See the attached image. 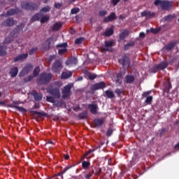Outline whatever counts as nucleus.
Listing matches in <instances>:
<instances>
[{
  "instance_id": "obj_48",
  "label": "nucleus",
  "mask_w": 179,
  "mask_h": 179,
  "mask_svg": "<svg viewBox=\"0 0 179 179\" xmlns=\"http://www.w3.org/2000/svg\"><path fill=\"white\" fill-rule=\"evenodd\" d=\"M106 15H107L106 10H102L99 12V16H100V17H104V16H106Z\"/></svg>"
},
{
  "instance_id": "obj_45",
  "label": "nucleus",
  "mask_w": 179,
  "mask_h": 179,
  "mask_svg": "<svg viewBox=\"0 0 179 179\" xmlns=\"http://www.w3.org/2000/svg\"><path fill=\"white\" fill-rule=\"evenodd\" d=\"M79 12H80V9L79 8H74L71 10V15H76V13H79Z\"/></svg>"
},
{
  "instance_id": "obj_55",
  "label": "nucleus",
  "mask_w": 179,
  "mask_h": 179,
  "mask_svg": "<svg viewBox=\"0 0 179 179\" xmlns=\"http://www.w3.org/2000/svg\"><path fill=\"white\" fill-rule=\"evenodd\" d=\"M149 94H150V91H147V92H144L143 94H142V97H149Z\"/></svg>"
},
{
  "instance_id": "obj_56",
  "label": "nucleus",
  "mask_w": 179,
  "mask_h": 179,
  "mask_svg": "<svg viewBox=\"0 0 179 179\" xmlns=\"http://www.w3.org/2000/svg\"><path fill=\"white\" fill-rule=\"evenodd\" d=\"M159 31H160L159 29H155V28L151 29V33H153L154 34H157Z\"/></svg>"
},
{
  "instance_id": "obj_29",
  "label": "nucleus",
  "mask_w": 179,
  "mask_h": 179,
  "mask_svg": "<svg viewBox=\"0 0 179 179\" xmlns=\"http://www.w3.org/2000/svg\"><path fill=\"white\" fill-rule=\"evenodd\" d=\"M113 34H114V29L111 28L106 29L103 33V36H105V37H110V36H113Z\"/></svg>"
},
{
  "instance_id": "obj_52",
  "label": "nucleus",
  "mask_w": 179,
  "mask_h": 179,
  "mask_svg": "<svg viewBox=\"0 0 179 179\" xmlns=\"http://www.w3.org/2000/svg\"><path fill=\"white\" fill-rule=\"evenodd\" d=\"M33 78L34 76H29L28 77H26L24 79V81L27 83L28 82H30L31 80H33Z\"/></svg>"
},
{
  "instance_id": "obj_4",
  "label": "nucleus",
  "mask_w": 179,
  "mask_h": 179,
  "mask_svg": "<svg viewBox=\"0 0 179 179\" xmlns=\"http://www.w3.org/2000/svg\"><path fill=\"white\" fill-rule=\"evenodd\" d=\"M72 84H68L67 85L64 86L62 90V99H68V97H71L72 95V92L71 90L72 89Z\"/></svg>"
},
{
  "instance_id": "obj_58",
  "label": "nucleus",
  "mask_w": 179,
  "mask_h": 179,
  "mask_svg": "<svg viewBox=\"0 0 179 179\" xmlns=\"http://www.w3.org/2000/svg\"><path fill=\"white\" fill-rule=\"evenodd\" d=\"M61 6H62V4L60 3H55V8L56 9H59L61 8Z\"/></svg>"
},
{
  "instance_id": "obj_7",
  "label": "nucleus",
  "mask_w": 179,
  "mask_h": 179,
  "mask_svg": "<svg viewBox=\"0 0 179 179\" xmlns=\"http://www.w3.org/2000/svg\"><path fill=\"white\" fill-rule=\"evenodd\" d=\"M48 93L53 96L55 99H59L61 97V92L59 91V88L49 87L48 88Z\"/></svg>"
},
{
  "instance_id": "obj_11",
  "label": "nucleus",
  "mask_w": 179,
  "mask_h": 179,
  "mask_svg": "<svg viewBox=\"0 0 179 179\" xmlns=\"http://www.w3.org/2000/svg\"><path fill=\"white\" fill-rule=\"evenodd\" d=\"M106 87V83L101 81L92 85L91 90H99L100 89H104Z\"/></svg>"
},
{
  "instance_id": "obj_59",
  "label": "nucleus",
  "mask_w": 179,
  "mask_h": 179,
  "mask_svg": "<svg viewBox=\"0 0 179 179\" xmlns=\"http://www.w3.org/2000/svg\"><path fill=\"white\" fill-rule=\"evenodd\" d=\"M157 71H159V69H157V66H155L152 69V72H153V73H156V72H157Z\"/></svg>"
},
{
  "instance_id": "obj_24",
  "label": "nucleus",
  "mask_w": 179,
  "mask_h": 179,
  "mask_svg": "<svg viewBox=\"0 0 179 179\" xmlns=\"http://www.w3.org/2000/svg\"><path fill=\"white\" fill-rule=\"evenodd\" d=\"M169 66V63L167 62H162L159 64L157 65V69H159V71H163V69H166Z\"/></svg>"
},
{
  "instance_id": "obj_5",
  "label": "nucleus",
  "mask_w": 179,
  "mask_h": 179,
  "mask_svg": "<svg viewBox=\"0 0 179 179\" xmlns=\"http://www.w3.org/2000/svg\"><path fill=\"white\" fill-rule=\"evenodd\" d=\"M63 68L62 62L59 59H57L52 65V71L54 72V73L59 74Z\"/></svg>"
},
{
  "instance_id": "obj_64",
  "label": "nucleus",
  "mask_w": 179,
  "mask_h": 179,
  "mask_svg": "<svg viewBox=\"0 0 179 179\" xmlns=\"http://www.w3.org/2000/svg\"><path fill=\"white\" fill-rule=\"evenodd\" d=\"M22 29V25H18L14 30L15 31H20Z\"/></svg>"
},
{
  "instance_id": "obj_60",
  "label": "nucleus",
  "mask_w": 179,
  "mask_h": 179,
  "mask_svg": "<svg viewBox=\"0 0 179 179\" xmlns=\"http://www.w3.org/2000/svg\"><path fill=\"white\" fill-rule=\"evenodd\" d=\"M57 58V56L55 55H51L49 57V61L51 62L52 61H54Z\"/></svg>"
},
{
  "instance_id": "obj_14",
  "label": "nucleus",
  "mask_w": 179,
  "mask_h": 179,
  "mask_svg": "<svg viewBox=\"0 0 179 179\" xmlns=\"http://www.w3.org/2000/svg\"><path fill=\"white\" fill-rule=\"evenodd\" d=\"M15 20H13V17H10V18H8L7 20H6L5 21H3L2 23H1V26H8L9 27L13 26V24H15Z\"/></svg>"
},
{
  "instance_id": "obj_25",
  "label": "nucleus",
  "mask_w": 179,
  "mask_h": 179,
  "mask_svg": "<svg viewBox=\"0 0 179 179\" xmlns=\"http://www.w3.org/2000/svg\"><path fill=\"white\" fill-rule=\"evenodd\" d=\"M129 36V31L127 29H124L123 31L120 33L119 38L120 40H124L126 37Z\"/></svg>"
},
{
  "instance_id": "obj_19",
  "label": "nucleus",
  "mask_w": 179,
  "mask_h": 179,
  "mask_svg": "<svg viewBox=\"0 0 179 179\" xmlns=\"http://www.w3.org/2000/svg\"><path fill=\"white\" fill-rule=\"evenodd\" d=\"M19 73V69L17 66H14L10 69L9 71V75L11 78H16L17 76V73Z\"/></svg>"
},
{
  "instance_id": "obj_12",
  "label": "nucleus",
  "mask_w": 179,
  "mask_h": 179,
  "mask_svg": "<svg viewBox=\"0 0 179 179\" xmlns=\"http://www.w3.org/2000/svg\"><path fill=\"white\" fill-rule=\"evenodd\" d=\"M115 19H117V15H115V13L113 12L108 17H104L103 22V23H108L113 22Z\"/></svg>"
},
{
  "instance_id": "obj_41",
  "label": "nucleus",
  "mask_w": 179,
  "mask_h": 179,
  "mask_svg": "<svg viewBox=\"0 0 179 179\" xmlns=\"http://www.w3.org/2000/svg\"><path fill=\"white\" fill-rule=\"evenodd\" d=\"M51 10V7H50V6H47L45 7H43L41 9L40 12H43V13H47V12H50Z\"/></svg>"
},
{
  "instance_id": "obj_20",
  "label": "nucleus",
  "mask_w": 179,
  "mask_h": 179,
  "mask_svg": "<svg viewBox=\"0 0 179 179\" xmlns=\"http://www.w3.org/2000/svg\"><path fill=\"white\" fill-rule=\"evenodd\" d=\"M104 120L103 119H94L93 121V125L94 128H100L103 125Z\"/></svg>"
},
{
  "instance_id": "obj_33",
  "label": "nucleus",
  "mask_w": 179,
  "mask_h": 179,
  "mask_svg": "<svg viewBox=\"0 0 179 179\" xmlns=\"http://www.w3.org/2000/svg\"><path fill=\"white\" fill-rule=\"evenodd\" d=\"M52 104L55 107H62L64 104V102L62 100L61 101L55 100V102H53Z\"/></svg>"
},
{
  "instance_id": "obj_30",
  "label": "nucleus",
  "mask_w": 179,
  "mask_h": 179,
  "mask_svg": "<svg viewBox=\"0 0 179 179\" xmlns=\"http://www.w3.org/2000/svg\"><path fill=\"white\" fill-rule=\"evenodd\" d=\"M105 94L108 99H114L115 97L113 91L106 90L105 91Z\"/></svg>"
},
{
  "instance_id": "obj_34",
  "label": "nucleus",
  "mask_w": 179,
  "mask_h": 179,
  "mask_svg": "<svg viewBox=\"0 0 179 179\" xmlns=\"http://www.w3.org/2000/svg\"><path fill=\"white\" fill-rule=\"evenodd\" d=\"M89 167H90V161H83L82 162V168L84 170H87V169H89Z\"/></svg>"
},
{
  "instance_id": "obj_9",
  "label": "nucleus",
  "mask_w": 179,
  "mask_h": 179,
  "mask_svg": "<svg viewBox=\"0 0 179 179\" xmlns=\"http://www.w3.org/2000/svg\"><path fill=\"white\" fill-rule=\"evenodd\" d=\"M33 71V65L31 64H27L23 69L19 73V76L20 78H22L26 75H27L28 73H30V72H31Z\"/></svg>"
},
{
  "instance_id": "obj_35",
  "label": "nucleus",
  "mask_w": 179,
  "mask_h": 179,
  "mask_svg": "<svg viewBox=\"0 0 179 179\" xmlns=\"http://www.w3.org/2000/svg\"><path fill=\"white\" fill-rule=\"evenodd\" d=\"M174 17H176V15L170 14V15L165 16L164 17V22H171V20H173V19H174Z\"/></svg>"
},
{
  "instance_id": "obj_49",
  "label": "nucleus",
  "mask_w": 179,
  "mask_h": 179,
  "mask_svg": "<svg viewBox=\"0 0 179 179\" xmlns=\"http://www.w3.org/2000/svg\"><path fill=\"white\" fill-rule=\"evenodd\" d=\"M37 51H38V48H37V47L33 48L32 49H31L29 50V55H33L36 54V52H37Z\"/></svg>"
},
{
  "instance_id": "obj_15",
  "label": "nucleus",
  "mask_w": 179,
  "mask_h": 179,
  "mask_svg": "<svg viewBox=\"0 0 179 179\" xmlns=\"http://www.w3.org/2000/svg\"><path fill=\"white\" fill-rule=\"evenodd\" d=\"M88 108L92 114L96 115L97 114V108H99V106L94 103H90L88 104Z\"/></svg>"
},
{
  "instance_id": "obj_57",
  "label": "nucleus",
  "mask_w": 179,
  "mask_h": 179,
  "mask_svg": "<svg viewBox=\"0 0 179 179\" xmlns=\"http://www.w3.org/2000/svg\"><path fill=\"white\" fill-rule=\"evenodd\" d=\"M113 135V129H109L106 132V136H111Z\"/></svg>"
},
{
  "instance_id": "obj_22",
  "label": "nucleus",
  "mask_w": 179,
  "mask_h": 179,
  "mask_svg": "<svg viewBox=\"0 0 179 179\" xmlns=\"http://www.w3.org/2000/svg\"><path fill=\"white\" fill-rule=\"evenodd\" d=\"M16 13H20V9L16 8L15 9L11 8L6 12V16H13Z\"/></svg>"
},
{
  "instance_id": "obj_21",
  "label": "nucleus",
  "mask_w": 179,
  "mask_h": 179,
  "mask_svg": "<svg viewBox=\"0 0 179 179\" xmlns=\"http://www.w3.org/2000/svg\"><path fill=\"white\" fill-rule=\"evenodd\" d=\"M177 45V42L172 41L169 43H168L164 47V50H166V51H171L174 47Z\"/></svg>"
},
{
  "instance_id": "obj_46",
  "label": "nucleus",
  "mask_w": 179,
  "mask_h": 179,
  "mask_svg": "<svg viewBox=\"0 0 179 179\" xmlns=\"http://www.w3.org/2000/svg\"><path fill=\"white\" fill-rule=\"evenodd\" d=\"M87 76H88L90 80H94V79H96V78L97 77L96 76V74L92 73H89Z\"/></svg>"
},
{
  "instance_id": "obj_3",
  "label": "nucleus",
  "mask_w": 179,
  "mask_h": 179,
  "mask_svg": "<svg viewBox=\"0 0 179 179\" xmlns=\"http://www.w3.org/2000/svg\"><path fill=\"white\" fill-rule=\"evenodd\" d=\"M154 5H155V6H158V5H160L163 10H169V9L173 7V1H167L164 0H155L154 1Z\"/></svg>"
},
{
  "instance_id": "obj_38",
  "label": "nucleus",
  "mask_w": 179,
  "mask_h": 179,
  "mask_svg": "<svg viewBox=\"0 0 179 179\" xmlns=\"http://www.w3.org/2000/svg\"><path fill=\"white\" fill-rule=\"evenodd\" d=\"M134 45H135V42H130L129 43H127L124 46V51H127V50H129V48L130 47H134Z\"/></svg>"
},
{
  "instance_id": "obj_18",
  "label": "nucleus",
  "mask_w": 179,
  "mask_h": 179,
  "mask_svg": "<svg viewBox=\"0 0 179 179\" xmlns=\"http://www.w3.org/2000/svg\"><path fill=\"white\" fill-rule=\"evenodd\" d=\"M28 57L29 55L27 53H23L15 57L13 61L14 62H18V61H24V59H26V58H27Z\"/></svg>"
},
{
  "instance_id": "obj_13",
  "label": "nucleus",
  "mask_w": 179,
  "mask_h": 179,
  "mask_svg": "<svg viewBox=\"0 0 179 179\" xmlns=\"http://www.w3.org/2000/svg\"><path fill=\"white\" fill-rule=\"evenodd\" d=\"M31 94L33 96L35 101H41V100H43V94L37 92V91H32Z\"/></svg>"
},
{
  "instance_id": "obj_53",
  "label": "nucleus",
  "mask_w": 179,
  "mask_h": 179,
  "mask_svg": "<svg viewBox=\"0 0 179 179\" xmlns=\"http://www.w3.org/2000/svg\"><path fill=\"white\" fill-rule=\"evenodd\" d=\"M66 51H68V50H66V48L59 49V50H58V54H59V55H64V54H65V52H66Z\"/></svg>"
},
{
  "instance_id": "obj_6",
  "label": "nucleus",
  "mask_w": 179,
  "mask_h": 179,
  "mask_svg": "<svg viewBox=\"0 0 179 179\" xmlns=\"http://www.w3.org/2000/svg\"><path fill=\"white\" fill-rule=\"evenodd\" d=\"M118 62L123 68L128 69L131 66V59L127 55L122 56V58L118 60Z\"/></svg>"
},
{
  "instance_id": "obj_44",
  "label": "nucleus",
  "mask_w": 179,
  "mask_h": 179,
  "mask_svg": "<svg viewBox=\"0 0 179 179\" xmlns=\"http://www.w3.org/2000/svg\"><path fill=\"white\" fill-rule=\"evenodd\" d=\"M57 48H66L68 47L67 43H59L56 45Z\"/></svg>"
},
{
  "instance_id": "obj_36",
  "label": "nucleus",
  "mask_w": 179,
  "mask_h": 179,
  "mask_svg": "<svg viewBox=\"0 0 179 179\" xmlns=\"http://www.w3.org/2000/svg\"><path fill=\"white\" fill-rule=\"evenodd\" d=\"M94 170H95V171H94V176H99L101 174V171H102L101 168H100L99 166H95Z\"/></svg>"
},
{
  "instance_id": "obj_47",
  "label": "nucleus",
  "mask_w": 179,
  "mask_h": 179,
  "mask_svg": "<svg viewBox=\"0 0 179 179\" xmlns=\"http://www.w3.org/2000/svg\"><path fill=\"white\" fill-rule=\"evenodd\" d=\"M83 41H85V38H78L76 39L75 44H77V45L82 44Z\"/></svg>"
},
{
  "instance_id": "obj_50",
  "label": "nucleus",
  "mask_w": 179,
  "mask_h": 179,
  "mask_svg": "<svg viewBox=\"0 0 179 179\" xmlns=\"http://www.w3.org/2000/svg\"><path fill=\"white\" fill-rule=\"evenodd\" d=\"M46 100L49 102V103H52V104H54V102L55 101V97H52V96H46Z\"/></svg>"
},
{
  "instance_id": "obj_61",
  "label": "nucleus",
  "mask_w": 179,
  "mask_h": 179,
  "mask_svg": "<svg viewBox=\"0 0 179 179\" xmlns=\"http://www.w3.org/2000/svg\"><path fill=\"white\" fill-rule=\"evenodd\" d=\"M166 132H167V129L166 128H164L162 129L160 131V135H164V134H166Z\"/></svg>"
},
{
  "instance_id": "obj_37",
  "label": "nucleus",
  "mask_w": 179,
  "mask_h": 179,
  "mask_svg": "<svg viewBox=\"0 0 179 179\" xmlns=\"http://www.w3.org/2000/svg\"><path fill=\"white\" fill-rule=\"evenodd\" d=\"M31 113L35 115H41V117H46L47 115V113H45V112H38L37 110H32Z\"/></svg>"
},
{
  "instance_id": "obj_62",
  "label": "nucleus",
  "mask_w": 179,
  "mask_h": 179,
  "mask_svg": "<svg viewBox=\"0 0 179 179\" xmlns=\"http://www.w3.org/2000/svg\"><path fill=\"white\" fill-rule=\"evenodd\" d=\"M121 0H112L111 2L113 6H116V5L120 2Z\"/></svg>"
},
{
  "instance_id": "obj_27",
  "label": "nucleus",
  "mask_w": 179,
  "mask_h": 179,
  "mask_svg": "<svg viewBox=\"0 0 179 179\" xmlns=\"http://www.w3.org/2000/svg\"><path fill=\"white\" fill-rule=\"evenodd\" d=\"M61 27H62V22H56L52 27V31H58V30H59V29H61Z\"/></svg>"
},
{
  "instance_id": "obj_39",
  "label": "nucleus",
  "mask_w": 179,
  "mask_h": 179,
  "mask_svg": "<svg viewBox=\"0 0 179 179\" xmlns=\"http://www.w3.org/2000/svg\"><path fill=\"white\" fill-rule=\"evenodd\" d=\"M40 73V66H36L33 71L34 77L36 78Z\"/></svg>"
},
{
  "instance_id": "obj_63",
  "label": "nucleus",
  "mask_w": 179,
  "mask_h": 179,
  "mask_svg": "<svg viewBox=\"0 0 179 179\" xmlns=\"http://www.w3.org/2000/svg\"><path fill=\"white\" fill-rule=\"evenodd\" d=\"M69 169H71V166L65 167V168L62 171V173L63 174H65V173H66V171H68V170H69Z\"/></svg>"
},
{
  "instance_id": "obj_16",
  "label": "nucleus",
  "mask_w": 179,
  "mask_h": 179,
  "mask_svg": "<svg viewBox=\"0 0 179 179\" xmlns=\"http://www.w3.org/2000/svg\"><path fill=\"white\" fill-rule=\"evenodd\" d=\"M54 44V37L48 38L44 43L43 45L45 48L48 50H50L51 48V45Z\"/></svg>"
},
{
  "instance_id": "obj_23",
  "label": "nucleus",
  "mask_w": 179,
  "mask_h": 179,
  "mask_svg": "<svg viewBox=\"0 0 179 179\" xmlns=\"http://www.w3.org/2000/svg\"><path fill=\"white\" fill-rule=\"evenodd\" d=\"M155 13H152L150 10H145L141 12V16L143 17H155Z\"/></svg>"
},
{
  "instance_id": "obj_40",
  "label": "nucleus",
  "mask_w": 179,
  "mask_h": 179,
  "mask_svg": "<svg viewBox=\"0 0 179 179\" xmlns=\"http://www.w3.org/2000/svg\"><path fill=\"white\" fill-rule=\"evenodd\" d=\"M48 20H50V17L45 15V16H42L41 17V23L44 24L45 23V22H48Z\"/></svg>"
},
{
  "instance_id": "obj_2",
  "label": "nucleus",
  "mask_w": 179,
  "mask_h": 179,
  "mask_svg": "<svg viewBox=\"0 0 179 179\" xmlns=\"http://www.w3.org/2000/svg\"><path fill=\"white\" fill-rule=\"evenodd\" d=\"M21 7L25 10H38L40 3H36L33 1H23L21 3Z\"/></svg>"
},
{
  "instance_id": "obj_42",
  "label": "nucleus",
  "mask_w": 179,
  "mask_h": 179,
  "mask_svg": "<svg viewBox=\"0 0 179 179\" xmlns=\"http://www.w3.org/2000/svg\"><path fill=\"white\" fill-rule=\"evenodd\" d=\"M87 117V113L86 112H83L78 115V118L80 120H85Z\"/></svg>"
},
{
  "instance_id": "obj_43",
  "label": "nucleus",
  "mask_w": 179,
  "mask_h": 179,
  "mask_svg": "<svg viewBox=\"0 0 179 179\" xmlns=\"http://www.w3.org/2000/svg\"><path fill=\"white\" fill-rule=\"evenodd\" d=\"M153 100V96H147L145 101V103H147V104H152V101Z\"/></svg>"
},
{
  "instance_id": "obj_10",
  "label": "nucleus",
  "mask_w": 179,
  "mask_h": 179,
  "mask_svg": "<svg viewBox=\"0 0 179 179\" xmlns=\"http://www.w3.org/2000/svg\"><path fill=\"white\" fill-rule=\"evenodd\" d=\"M114 45V41H105V47L101 48V52H107V51H111L110 50V47H113Z\"/></svg>"
},
{
  "instance_id": "obj_28",
  "label": "nucleus",
  "mask_w": 179,
  "mask_h": 179,
  "mask_svg": "<svg viewBox=\"0 0 179 179\" xmlns=\"http://www.w3.org/2000/svg\"><path fill=\"white\" fill-rule=\"evenodd\" d=\"M73 73L72 71H69V72H63L62 73V79H68L69 78H71Z\"/></svg>"
},
{
  "instance_id": "obj_17",
  "label": "nucleus",
  "mask_w": 179,
  "mask_h": 179,
  "mask_svg": "<svg viewBox=\"0 0 179 179\" xmlns=\"http://www.w3.org/2000/svg\"><path fill=\"white\" fill-rule=\"evenodd\" d=\"M124 82L129 85L134 83L135 82V76L129 74L127 75L124 78Z\"/></svg>"
},
{
  "instance_id": "obj_51",
  "label": "nucleus",
  "mask_w": 179,
  "mask_h": 179,
  "mask_svg": "<svg viewBox=\"0 0 179 179\" xmlns=\"http://www.w3.org/2000/svg\"><path fill=\"white\" fill-rule=\"evenodd\" d=\"M94 174V170H92L91 172H90L88 174L85 175V179H90L92 178V176Z\"/></svg>"
},
{
  "instance_id": "obj_1",
  "label": "nucleus",
  "mask_w": 179,
  "mask_h": 179,
  "mask_svg": "<svg viewBox=\"0 0 179 179\" xmlns=\"http://www.w3.org/2000/svg\"><path fill=\"white\" fill-rule=\"evenodd\" d=\"M51 79H52V74L42 73L37 78L36 82L38 85H47Z\"/></svg>"
},
{
  "instance_id": "obj_54",
  "label": "nucleus",
  "mask_w": 179,
  "mask_h": 179,
  "mask_svg": "<svg viewBox=\"0 0 179 179\" xmlns=\"http://www.w3.org/2000/svg\"><path fill=\"white\" fill-rule=\"evenodd\" d=\"M115 93L117 94V96H121L122 94V90L121 89H116Z\"/></svg>"
},
{
  "instance_id": "obj_8",
  "label": "nucleus",
  "mask_w": 179,
  "mask_h": 179,
  "mask_svg": "<svg viewBox=\"0 0 179 179\" xmlns=\"http://www.w3.org/2000/svg\"><path fill=\"white\" fill-rule=\"evenodd\" d=\"M10 43H11V41H8V38H6L4 42L0 44V57H5V55H7L8 52L6 50H8V46L5 44H10Z\"/></svg>"
},
{
  "instance_id": "obj_26",
  "label": "nucleus",
  "mask_w": 179,
  "mask_h": 179,
  "mask_svg": "<svg viewBox=\"0 0 179 179\" xmlns=\"http://www.w3.org/2000/svg\"><path fill=\"white\" fill-rule=\"evenodd\" d=\"M78 64V59L76 57H72L66 62V65H76Z\"/></svg>"
},
{
  "instance_id": "obj_32",
  "label": "nucleus",
  "mask_w": 179,
  "mask_h": 179,
  "mask_svg": "<svg viewBox=\"0 0 179 179\" xmlns=\"http://www.w3.org/2000/svg\"><path fill=\"white\" fill-rule=\"evenodd\" d=\"M11 107L13 108H15V110H17V111H20V113H26L27 111L26 108L23 107H20L15 105H12Z\"/></svg>"
},
{
  "instance_id": "obj_31",
  "label": "nucleus",
  "mask_w": 179,
  "mask_h": 179,
  "mask_svg": "<svg viewBox=\"0 0 179 179\" xmlns=\"http://www.w3.org/2000/svg\"><path fill=\"white\" fill-rule=\"evenodd\" d=\"M42 17V14L38 13L35 14L31 18V22H37V20H40V18Z\"/></svg>"
}]
</instances>
